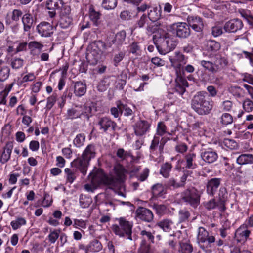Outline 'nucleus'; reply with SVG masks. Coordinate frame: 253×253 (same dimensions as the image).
Here are the masks:
<instances>
[{"label":"nucleus","mask_w":253,"mask_h":253,"mask_svg":"<svg viewBox=\"0 0 253 253\" xmlns=\"http://www.w3.org/2000/svg\"><path fill=\"white\" fill-rule=\"evenodd\" d=\"M89 161L83 158V157L78 158L71 163L72 167L78 169L84 175L86 173Z\"/></svg>","instance_id":"18"},{"label":"nucleus","mask_w":253,"mask_h":253,"mask_svg":"<svg viewBox=\"0 0 253 253\" xmlns=\"http://www.w3.org/2000/svg\"><path fill=\"white\" fill-rule=\"evenodd\" d=\"M243 26L242 21L239 19H234L226 22L223 26V29L226 32L235 33L241 30Z\"/></svg>","instance_id":"13"},{"label":"nucleus","mask_w":253,"mask_h":253,"mask_svg":"<svg viewBox=\"0 0 253 253\" xmlns=\"http://www.w3.org/2000/svg\"><path fill=\"white\" fill-rule=\"evenodd\" d=\"M160 141V145L159 146V148L160 149H163L164 144L166 143V139L164 137H162L160 140V138L155 136H154L153 139L152 141L150 147V149L151 151H154L157 147L159 145V143Z\"/></svg>","instance_id":"39"},{"label":"nucleus","mask_w":253,"mask_h":253,"mask_svg":"<svg viewBox=\"0 0 253 253\" xmlns=\"http://www.w3.org/2000/svg\"><path fill=\"white\" fill-rule=\"evenodd\" d=\"M12 85L8 88H5L4 90L0 92V105L6 104V97L11 89Z\"/></svg>","instance_id":"52"},{"label":"nucleus","mask_w":253,"mask_h":253,"mask_svg":"<svg viewBox=\"0 0 253 253\" xmlns=\"http://www.w3.org/2000/svg\"><path fill=\"white\" fill-rule=\"evenodd\" d=\"M66 173V182L72 183L77 177V170L69 168H65L64 170Z\"/></svg>","instance_id":"41"},{"label":"nucleus","mask_w":253,"mask_h":253,"mask_svg":"<svg viewBox=\"0 0 253 253\" xmlns=\"http://www.w3.org/2000/svg\"><path fill=\"white\" fill-rule=\"evenodd\" d=\"M173 221L169 219H164L158 222L156 225L165 232H169L172 229Z\"/></svg>","instance_id":"32"},{"label":"nucleus","mask_w":253,"mask_h":253,"mask_svg":"<svg viewBox=\"0 0 253 253\" xmlns=\"http://www.w3.org/2000/svg\"><path fill=\"white\" fill-rule=\"evenodd\" d=\"M129 52L135 56H139L141 53V46L140 43L134 42L128 46Z\"/></svg>","instance_id":"44"},{"label":"nucleus","mask_w":253,"mask_h":253,"mask_svg":"<svg viewBox=\"0 0 253 253\" xmlns=\"http://www.w3.org/2000/svg\"><path fill=\"white\" fill-rule=\"evenodd\" d=\"M64 10L66 11V14H64L63 12L62 13L59 22V26L62 28L66 29L72 24V18L69 15V8H65Z\"/></svg>","instance_id":"23"},{"label":"nucleus","mask_w":253,"mask_h":253,"mask_svg":"<svg viewBox=\"0 0 253 253\" xmlns=\"http://www.w3.org/2000/svg\"><path fill=\"white\" fill-rule=\"evenodd\" d=\"M163 42L161 44V49L158 46L157 48L159 52L162 54H165L173 50L178 44V40L173 35L169 33H165L163 36Z\"/></svg>","instance_id":"8"},{"label":"nucleus","mask_w":253,"mask_h":253,"mask_svg":"<svg viewBox=\"0 0 253 253\" xmlns=\"http://www.w3.org/2000/svg\"><path fill=\"white\" fill-rule=\"evenodd\" d=\"M118 107L121 114L123 113V110H124L125 112L124 113V115L125 116H131L134 114V112L132 111V110L128 107L126 104H123L119 102V104H118Z\"/></svg>","instance_id":"48"},{"label":"nucleus","mask_w":253,"mask_h":253,"mask_svg":"<svg viewBox=\"0 0 253 253\" xmlns=\"http://www.w3.org/2000/svg\"><path fill=\"white\" fill-rule=\"evenodd\" d=\"M23 65V60L20 58L14 59L11 63L12 68L15 69L20 68Z\"/></svg>","instance_id":"62"},{"label":"nucleus","mask_w":253,"mask_h":253,"mask_svg":"<svg viewBox=\"0 0 253 253\" xmlns=\"http://www.w3.org/2000/svg\"><path fill=\"white\" fill-rule=\"evenodd\" d=\"M82 107V111L83 113L82 114V117L84 116L87 119H89V114L91 113L92 111L91 107L90 106L84 105V106H81Z\"/></svg>","instance_id":"63"},{"label":"nucleus","mask_w":253,"mask_h":253,"mask_svg":"<svg viewBox=\"0 0 253 253\" xmlns=\"http://www.w3.org/2000/svg\"><path fill=\"white\" fill-rule=\"evenodd\" d=\"M86 91V86L85 83L81 82H76L74 84V93L76 96L81 97L84 95Z\"/></svg>","instance_id":"29"},{"label":"nucleus","mask_w":253,"mask_h":253,"mask_svg":"<svg viewBox=\"0 0 253 253\" xmlns=\"http://www.w3.org/2000/svg\"><path fill=\"white\" fill-rule=\"evenodd\" d=\"M101 5L105 9H113L117 6V0H103Z\"/></svg>","instance_id":"47"},{"label":"nucleus","mask_w":253,"mask_h":253,"mask_svg":"<svg viewBox=\"0 0 253 253\" xmlns=\"http://www.w3.org/2000/svg\"><path fill=\"white\" fill-rule=\"evenodd\" d=\"M208 45L211 51H217L220 48V43L214 40L210 41Z\"/></svg>","instance_id":"59"},{"label":"nucleus","mask_w":253,"mask_h":253,"mask_svg":"<svg viewBox=\"0 0 253 253\" xmlns=\"http://www.w3.org/2000/svg\"><path fill=\"white\" fill-rule=\"evenodd\" d=\"M161 12V7L160 6H159V8L153 7L149 10L148 13V17L151 21L153 22L156 21L160 18Z\"/></svg>","instance_id":"33"},{"label":"nucleus","mask_w":253,"mask_h":253,"mask_svg":"<svg viewBox=\"0 0 253 253\" xmlns=\"http://www.w3.org/2000/svg\"><path fill=\"white\" fill-rule=\"evenodd\" d=\"M154 208L158 214L162 215L164 214L167 211V207L165 205H155Z\"/></svg>","instance_id":"64"},{"label":"nucleus","mask_w":253,"mask_h":253,"mask_svg":"<svg viewBox=\"0 0 253 253\" xmlns=\"http://www.w3.org/2000/svg\"><path fill=\"white\" fill-rule=\"evenodd\" d=\"M152 192L154 195L158 197H164L166 193V189L162 184L157 183L153 186Z\"/></svg>","instance_id":"37"},{"label":"nucleus","mask_w":253,"mask_h":253,"mask_svg":"<svg viewBox=\"0 0 253 253\" xmlns=\"http://www.w3.org/2000/svg\"><path fill=\"white\" fill-rule=\"evenodd\" d=\"M96 156V148L94 144H90L88 145L84 150L83 151L82 156L84 159L90 161Z\"/></svg>","instance_id":"25"},{"label":"nucleus","mask_w":253,"mask_h":253,"mask_svg":"<svg viewBox=\"0 0 253 253\" xmlns=\"http://www.w3.org/2000/svg\"><path fill=\"white\" fill-rule=\"evenodd\" d=\"M109 85L108 79L107 78L103 79L97 85L98 90L100 92L105 91Z\"/></svg>","instance_id":"53"},{"label":"nucleus","mask_w":253,"mask_h":253,"mask_svg":"<svg viewBox=\"0 0 253 253\" xmlns=\"http://www.w3.org/2000/svg\"><path fill=\"white\" fill-rule=\"evenodd\" d=\"M207 96L206 92L200 91L195 95L191 100L192 108L199 115H207L212 108V104Z\"/></svg>","instance_id":"2"},{"label":"nucleus","mask_w":253,"mask_h":253,"mask_svg":"<svg viewBox=\"0 0 253 253\" xmlns=\"http://www.w3.org/2000/svg\"><path fill=\"white\" fill-rule=\"evenodd\" d=\"M86 139V136L84 133L77 135L73 140V144L76 147H81L83 146Z\"/></svg>","instance_id":"45"},{"label":"nucleus","mask_w":253,"mask_h":253,"mask_svg":"<svg viewBox=\"0 0 253 253\" xmlns=\"http://www.w3.org/2000/svg\"><path fill=\"white\" fill-rule=\"evenodd\" d=\"M239 165L253 164V155L251 154H243L239 156L236 159Z\"/></svg>","instance_id":"31"},{"label":"nucleus","mask_w":253,"mask_h":253,"mask_svg":"<svg viewBox=\"0 0 253 253\" xmlns=\"http://www.w3.org/2000/svg\"><path fill=\"white\" fill-rule=\"evenodd\" d=\"M60 232V230H55L50 232L48 237L51 243H54L56 242L57 239L59 238Z\"/></svg>","instance_id":"60"},{"label":"nucleus","mask_w":253,"mask_h":253,"mask_svg":"<svg viewBox=\"0 0 253 253\" xmlns=\"http://www.w3.org/2000/svg\"><path fill=\"white\" fill-rule=\"evenodd\" d=\"M12 149V143L11 142L7 143L0 158V162L1 163H6L10 159Z\"/></svg>","instance_id":"27"},{"label":"nucleus","mask_w":253,"mask_h":253,"mask_svg":"<svg viewBox=\"0 0 253 253\" xmlns=\"http://www.w3.org/2000/svg\"><path fill=\"white\" fill-rule=\"evenodd\" d=\"M198 244L205 253H211L212 252V243L215 241V238L213 235H210L209 232L203 227L198 229L197 236Z\"/></svg>","instance_id":"5"},{"label":"nucleus","mask_w":253,"mask_h":253,"mask_svg":"<svg viewBox=\"0 0 253 253\" xmlns=\"http://www.w3.org/2000/svg\"><path fill=\"white\" fill-rule=\"evenodd\" d=\"M140 235L145 240L147 239L148 241L152 243L154 242V236L151 232L147 231L146 230H142L140 232Z\"/></svg>","instance_id":"56"},{"label":"nucleus","mask_w":253,"mask_h":253,"mask_svg":"<svg viewBox=\"0 0 253 253\" xmlns=\"http://www.w3.org/2000/svg\"><path fill=\"white\" fill-rule=\"evenodd\" d=\"M205 208L208 210H211L216 208H218L220 211H224L225 209H221L219 205V202L215 201L214 199H211L207 202L204 203Z\"/></svg>","instance_id":"38"},{"label":"nucleus","mask_w":253,"mask_h":253,"mask_svg":"<svg viewBox=\"0 0 253 253\" xmlns=\"http://www.w3.org/2000/svg\"><path fill=\"white\" fill-rule=\"evenodd\" d=\"M125 55V53L122 51H121L114 55L113 61L115 66L117 67L119 63H120L124 58Z\"/></svg>","instance_id":"61"},{"label":"nucleus","mask_w":253,"mask_h":253,"mask_svg":"<svg viewBox=\"0 0 253 253\" xmlns=\"http://www.w3.org/2000/svg\"><path fill=\"white\" fill-rule=\"evenodd\" d=\"M250 233V231L247 228V225H242L236 231L235 237L238 242H245L249 237Z\"/></svg>","instance_id":"22"},{"label":"nucleus","mask_w":253,"mask_h":253,"mask_svg":"<svg viewBox=\"0 0 253 253\" xmlns=\"http://www.w3.org/2000/svg\"><path fill=\"white\" fill-rule=\"evenodd\" d=\"M188 25L196 32L202 31L204 28L203 21L200 17L188 16L187 19Z\"/></svg>","instance_id":"16"},{"label":"nucleus","mask_w":253,"mask_h":253,"mask_svg":"<svg viewBox=\"0 0 253 253\" xmlns=\"http://www.w3.org/2000/svg\"><path fill=\"white\" fill-rule=\"evenodd\" d=\"M116 173L117 176H115L112 174H105L101 169L94 170L88 176V179L92 185L86 184L84 185V188L88 192H93L97 187L103 185L111 189H114L120 185L122 179V169L118 170L116 169Z\"/></svg>","instance_id":"1"},{"label":"nucleus","mask_w":253,"mask_h":253,"mask_svg":"<svg viewBox=\"0 0 253 253\" xmlns=\"http://www.w3.org/2000/svg\"><path fill=\"white\" fill-rule=\"evenodd\" d=\"M92 201L91 198L82 195L80 197V206L83 208H86L89 206Z\"/></svg>","instance_id":"50"},{"label":"nucleus","mask_w":253,"mask_h":253,"mask_svg":"<svg viewBox=\"0 0 253 253\" xmlns=\"http://www.w3.org/2000/svg\"><path fill=\"white\" fill-rule=\"evenodd\" d=\"M192 172L188 170H184L182 172V175L180 177V183L182 187H184L186 181L189 176H190Z\"/></svg>","instance_id":"57"},{"label":"nucleus","mask_w":253,"mask_h":253,"mask_svg":"<svg viewBox=\"0 0 253 253\" xmlns=\"http://www.w3.org/2000/svg\"><path fill=\"white\" fill-rule=\"evenodd\" d=\"M136 216L142 221L151 222L154 218V215L150 210L144 207H139L136 211Z\"/></svg>","instance_id":"15"},{"label":"nucleus","mask_w":253,"mask_h":253,"mask_svg":"<svg viewBox=\"0 0 253 253\" xmlns=\"http://www.w3.org/2000/svg\"><path fill=\"white\" fill-rule=\"evenodd\" d=\"M64 4L63 0H49L46 1V7L49 10L48 14L51 18L56 15V11L59 10Z\"/></svg>","instance_id":"14"},{"label":"nucleus","mask_w":253,"mask_h":253,"mask_svg":"<svg viewBox=\"0 0 253 253\" xmlns=\"http://www.w3.org/2000/svg\"><path fill=\"white\" fill-rule=\"evenodd\" d=\"M178 251L181 253H191L193 251V247L188 242H179Z\"/></svg>","instance_id":"42"},{"label":"nucleus","mask_w":253,"mask_h":253,"mask_svg":"<svg viewBox=\"0 0 253 253\" xmlns=\"http://www.w3.org/2000/svg\"><path fill=\"white\" fill-rule=\"evenodd\" d=\"M10 69L7 66H3L0 68V81L4 82L9 77Z\"/></svg>","instance_id":"46"},{"label":"nucleus","mask_w":253,"mask_h":253,"mask_svg":"<svg viewBox=\"0 0 253 253\" xmlns=\"http://www.w3.org/2000/svg\"><path fill=\"white\" fill-rule=\"evenodd\" d=\"M26 224V220L23 217H18L16 220L11 222L10 225L13 229L16 230L19 228L21 226Z\"/></svg>","instance_id":"49"},{"label":"nucleus","mask_w":253,"mask_h":253,"mask_svg":"<svg viewBox=\"0 0 253 253\" xmlns=\"http://www.w3.org/2000/svg\"><path fill=\"white\" fill-rule=\"evenodd\" d=\"M23 13L19 9H14L11 13H8L5 19V23L6 25H10L11 21L17 22L19 20Z\"/></svg>","instance_id":"26"},{"label":"nucleus","mask_w":253,"mask_h":253,"mask_svg":"<svg viewBox=\"0 0 253 253\" xmlns=\"http://www.w3.org/2000/svg\"><path fill=\"white\" fill-rule=\"evenodd\" d=\"M178 215L180 221L182 222L188 220L190 213L186 209H183L179 211Z\"/></svg>","instance_id":"51"},{"label":"nucleus","mask_w":253,"mask_h":253,"mask_svg":"<svg viewBox=\"0 0 253 253\" xmlns=\"http://www.w3.org/2000/svg\"><path fill=\"white\" fill-rule=\"evenodd\" d=\"M100 16V13L96 11L93 7L89 8V17L96 26H98L100 23L99 21Z\"/></svg>","instance_id":"40"},{"label":"nucleus","mask_w":253,"mask_h":253,"mask_svg":"<svg viewBox=\"0 0 253 253\" xmlns=\"http://www.w3.org/2000/svg\"><path fill=\"white\" fill-rule=\"evenodd\" d=\"M111 43L106 44L101 41H95L88 46L86 52V59L91 65H96L101 59L103 52L110 47Z\"/></svg>","instance_id":"3"},{"label":"nucleus","mask_w":253,"mask_h":253,"mask_svg":"<svg viewBox=\"0 0 253 253\" xmlns=\"http://www.w3.org/2000/svg\"><path fill=\"white\" fill-rule=\"evenodd\" d=\"M57 97V94L54 93L52 95L47 98L46 108L48 110L51 109L53 106L54 105L56 101Z\"/></svg>","instance_id":"58"},{"label":"nucleus","mask_w":253,"mask_h":253,"mask_svg":"<svg viewBox=\"0 0 253 253\" xmlns=\"http://www.w3.org/2000/svg\"><path fill=\"white\" fill-rule=\"evenodd\" d=\"M22 22L23 25L24 32H30L31 28L34 27V20L33 17L30 13L25 14L22 18Z\"/></svg>","instance_id":"24"},{"label":"nucleus","mask_w":253,"mask_h":253,"mask_svg":"<svg viewBox=\"0 0 253 253\" xmlns=\"http://www.w3.org/2000/svg\"><path fill=\"white\" fill-rule=\"evenodd\" d=\"M81 106H76L75 107L69 109L67 111V118L70 119H74L78 118H81L83 113Z\"/></svg>","instance_id":"30"},{"label":"nucleus","mask_w":253,"mask_h":253,"mask_svg":"<svg viewBox=\"0 0 253 253\" xmlns=\"http://www.w3.org/2000/svg\"><path fill=\"white\" fill-rule=\"evenodd\" d=\"M200 64L205 70L212 74H215L225 68L228 66V61L225 57L217 55L210 60H201Z\"/></svg>","instance_id":"4"},{"label":"nucleus","mask_w":253,"mask_h":253,"mask_svg":"<svg viewBox=\"0 0 253 253\" xmlns=\"http://www.w3.org/2000/svg\"><path fill=\"white\" fill-rule=\"evenodd\" d=\"M222 179L220 178H212L209 180L206 184V192L211 196H213L219 188Z\"/></svg>","instance_id":"17"},{"label":"nucleus","mask_w":253,"mask_h":253,"mask_svg":"<svg viewBox=\"0 0 253 253\" xmlns=\"http://www.w3.org/2000/svg\"><path fill=\"white\" fill-rule=\"evenodd\" d=\"M167 133L169 135H171L170 133L167 132V127L164 122L162 121L158 122L155 136L160 138L161 136L163 137Z\"/></svg>","instance_id":"35"},{"label":"nucleus","mask_w":253,"mask_h":253,"mask_svg":"<svg viewBox=\"0 0 253 253\" xmlns=\"http://www.w3.org/2000/svg\"><path fill=\"white\" fill-rule=\"evenodd\" d=\"M102 245L100 241L97 240H93L86 246V253L98 252L102 250Z\"/></svg>","instance_id":"28"},{"label":"nucleus","mask_w":253,"mask_h":253,"mask_svg":"<svg viewBox=\"0 0 253 253\" xmlns=\"http://www.w3.org/2000/svg\"><path fill=\"white\" fill-rule=\"evenodd\" d=\"M132 224L124 218L119 219V225H113L111 228L114 233L120 237L126 236L128 239L132 240Z\"/></svg>","instance_id":"7"},{"label":"nucleus","mask_w":253,"mask_h":253,"mask_svg":"<svg viewBox=\"0 0 253 253\" xmlns=\"http://www.w3.org/2000/svg\"><path fill=\"white\" fill-rule=\"evenodd\" d=\"M197 156L194 153L189 152L184 156L185 166L188 169H194L197 168L198 164L196 162Z\"/></svg>","instance_id":"21"},{"label":"nucleus","mask_w":253,"mask_h":253,"mask_svg":"<svg viewBox=\"0 0 253 253\" xmlns=\"http://www.w3.org/2000/svg\"><path fill=\"white\" fill-rule=\"evenodd\" d=\"M177 37L180 39H186L191 34V30L188 25L185 22L174 23L171 26Z\"/></svg>","instance_id":"10"},{"label":"nucleus","mask_w":253,"mask_h":253,"mask_svg":"<svg viewBox=\"0 0 253 253\" xmlns=\"http://www.w3.org/2000/svg\"><path fill=\"white\" fill-rule=\"evenodd\" d=\"M227 197V192L224 187L220 188L218 193V201L219 202V205L221 209H226L225 203Z\"/></svg>","instance_id":"34"},{"label":"nucleus","mask_w":253,"mask_h":253,"mask_svg":"<svg viewBox=\"0 0 253 253\" xmlns=\"http://www.w3.org/2000/svg\"><path fill=\"white\" fill-rule=\"evenodd\" d=\"M200 156L204 161L209 164L215 162L218 158L217 153L212 148L203 150L201 153Z\"/></svg>","instance_id":"19"},{"label":"nucleus","mask_w":253,"mask_h":253,"mask_svg":"<svg viewBox=\"0 0 253 253\" xmlns=\"http://www.w3.org/2000/svg\"><path fill=\"white\" fill-rule=\"evenodd\" d=\"M169 59L171 66L175 69L177 74H180L182 69V65L187 62V58L179 52H175L174 56H170Z\"/></svg>","instance_id":"9"},{"label":"nucleus","mask_w":253,"mask_h":253,"mask_svg":"<svg viewBox=\"0 0 253 253\" xmlns=\"http://www.w3.org/2000/svg\"><path fill=\"white\" fill-rule=\"evenodd\" d=\"M243 107L247 112H253V102L249 99H245L243 102Z\"/></svg>","instance_id":"54"},{"label":"nucleus","mask_w":253,"mask_h":253,"mask_svg":"<svg viewBox=\"0 0 253 253\" xmlns=\"http://www.w3.org/2000/svg\"><path fill=\"white\" fill-rule=\"evenodd\" d=\"M36 30L41 36L50 37L54 32L53 27L48 22H42L37 26Z\"/></svg>","instance_id":"12"},{"label":"nucleus","mask_w":253,"mask_h":253,"mask_svg":"<svg viewBox=\"0 0 253 253\" xmlns=\"http://www.w3.org/2000/svg\"><path fill=\"white\" fill-rule=\"evenodd\" d=\"M150 124L145 120L138 121L134 126L135 134L137 136H142L149 130Z\"/></svg>","instance_id":"20"},{"label":"nucleus","mask_w":253,"mask_h":253,"mask_svg":"<svg viewBox=\"0 0 253 253\" xmlns=\"http://www.w3.org/2000/svg\"><path fill=\"white\" fill-rule=\"evenodd\" d=\"M172 167L171 164L165 163L161 166L160 173L165 178H168L170 175V172Z\"/></svg>","instance_id":"43"},{"label":"nucleus","mask_w":253,"mask_h":253,"mask_svg":"<svg viewBox=\"0 0 253 253\" xmlns=\"http://www.w3.org/2000/svg\"><path fill=\"white\" fill-rule=\"evenodd\" d=\"M126 33L125 30L120 31L116 33L114 39L112 40V43L117 46H121L125 40Z\"/></svg>","instance_id":"36"},{"label":"nucleus","mask_w":253,"mask_h":253,"mask_svg":"<svg viewBox=\"0 0 253 253\" xmlns=\"http://www.w3.org/2000/svg\"><path fill=\"white\" fill-rule=\"evenodd\" d=\"M200 191L194 187L187 188L180 193V200L194 208L200 204Z\"/></svg>","instance_id":"6"},{"label":"nucleus","mask_w":253,"mask_h":253,"mask_svg":"<svg viewBox=\"0 0 253 253\" xmlns=\"http://www.w3.org/2000/svg\"><path fill=\"white\" fill-rule=\"evenodd\" d=\"M97 125L99 126V129L103 132H106L109 129L114 131L119 128L117 124L108 117L99 118Z\"/></svg>","instance_id":"11"},{"label":"nucleus","mask_w":253,"mask_h":253,"mask_svg":"<svg viewBox=\"0 0 253 253\" xmlns=\"http://www.w3.org/2000/svg\"><path fill=\"white\" fill-rule=\"evenodd\" d=\"M220 122L224 125H227L233 122V117L229 113H224L221 117Z\"/></svg>","instance_id":"55"}]
</instances>
